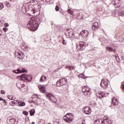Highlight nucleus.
Wrapping results in <instances>:
<instances>
[{"label": "nucleus", "mask_w": 124, "mask_h": 124, "mask_svg": "<svg viewBox=\"0 0 124 124\" xmlns=\"http://www.w3.org/2000/svg\"><path fill=\"white\" fill-rule=\"evenodd\" d=\"M40 91L41 93H46V88L44 86H42L40 87Z\"/></svg>", "instance_id": "19"}, {"label": "nucleus", "mask_w": 124, "mask_h": 124, "mask_svg": "<svg viewBox=\"0 0 124 124\" xmlns=\"http://www.w3.org/2000/svg\"><path fill=\"white\" fill-rule=\"evenodd\" d=\"M87 44L83 42H80L79 43V45L77 44L76 45L77 50L78 51H83L86 49V46H87Z\"/></svg>", "instance_id": "4"}, {"label": "nucleus", "mask_w": 124, "mask_h": 124, "mask_svg": "<svg viewBox=\"0 0 124 124\" xmlns=\"http://www.w3.org/2000/svg\"><path fill=\"white\" fill-rule=\"evenodd\" d=\"M10 124H17V122H16V120L15 119H12L10 120Z\"/></svg>", "instance_id": "23"}, {"label": "nucleus", "mask_w": 124, "mask_h": 124, "mask_svg": "<svg viewBox=\"0 0 124 124\" xmlns=\"http://www.w3.org/2000/svg\"><path fill=\"white\" fill-rule=\"evenodd\" d=\"M80 76H82V77H80L81 78H83V79H86V78H87V77L85 76L84 74H82L81 75H80Z\"/></svg>", "instance_id": "37"}, {"label": "nucleus", "mask_w": 124, "mask_h": 124, "mask_svg": "<svg viewBox=\"0 0 124 124\" xmlns=\"http://www.w3.org/2000/svg\"><path fill=\"white\" fill-rule=\"evenodd\" d=\"M67 31L69 33V36L72 37V38H74L75 37V35H74V31L73 29L71 28H67Z\"/></svg>", "instance_id": "10"}, {"label": "nucleus", "mask_w": 124, "mask_h": 124, "mask_svg": "<svg viewBox=\"0 0 124 124\" xmlns=\"http://www.w3.org/2000/svg\"><path fill=\"white\" fill-rule=\"evenodd\" d=\"M104 92L100 91L99 92L96 93V96L98 98H103L104 97Z\"/></svg>", "instance_id": "16"}, {"label": "nucleus", "mask_w": 124, "mask_h": 124, "mask_svg": "<svg viewBox=\"0 0 124 124\" xmlns=\"http://www.w3.org/2000/svg\"><path fill=\"white\" fill-rule=\"evenodd\" d=\"M27 28L31 31H34L37 30V24L33 20H31L27 24Z\"/></svg>", "instance_id": "1"}, {"label": "nucleus", "mask_w": 124, "mask_h": 124, "mask_svg": "<svg viewBox=\"0 0 124 124\" xmlns=\"http://www.w3.org/2000/svg\"><path fill=\"white\" fill-rule=\"evenodd\" d=\"M1 93L2 94H5V92H4L3 90H1Z\"/></svg>", "instance_id": "44"}, {"label": "nucleus", "mask_w": 124, "mask_h": 124, "mask_svg": "<svg viewBox=\"0 0 124 124\" xmlns=\"http://www.w3.org/2000/svg\"><path fill=\"white\" fill-rule=\"evenodd\" d=\"M47 80V78L45 76H43L41 77L40 81L41 82H46Z\"/></svg>", "instance_id": "20"}, {"label": "nucleus", "mask_w": 124, "mask_h": 124, "mask_svg": "<svg viewBox=\"0 0 124 124\" xmlns=\"http://www.w3.org/2000/svg\"><path fill=\"white\" fill-rule=\"evenodd\" d=\"M14 73H16V74H18L19 73H20L19 71V69H17V70H14L13 71Z\"/></svg>", "instance_id": "32"}, {"label": "nucleus", "mask_w": 124, "mask_h": 124, "mask_svg": "<svg viewBox=\"0 0 124 124\" xmlns=\"http://www.w3.org/2000/svg\"><path fill=\"white\" fill-rule=\"evenodd\" d=\"M15 57L16 59H19V60H23L25 58V55L20 50H16L15 52Z\"/></svg>", "instance_id": "9"}, {"label": "nucleus", "mask_w": 124, "mask_h": 124, "mask_svg": "<svg viewBox=\"0 0 124 124\" xmlns=\"http://www.w3.org/2000/svg\"><path fill=\"white\" fill-rule=\"evenodd\" d=\"M115 59H116L117 62H120V58H119V56L115 55Z\"/></svg>", "instance_id": "33"}, {"label": "nucleus", "mask_w": 124, "mask_h": 124, "mask_svg": "<svg viewBox=\"0 0 124 124\" xmlns=\"http://www.w3.org/2000/svg\"><path fill=\"white\" fill-rule=\"evenodd\" d=\"M7 97L8 98H9V99H10L11 100H14V99H15V97H14V96L12 95H8Z\"/></svg>", "instance_id": "26"}, {"label": "nucleus", "mask_w": 124, "mask_h": 124, "mask_svg": "<svg viewBox=\"0 0 124 124\" xmlns=\"http://www.w3.org/2000/svg\"><path fill=\"white\" fill-rule=\"evenodd\" d=\"M26 105V103L24 102H19V107H23V106H25Z\"/></svg>", "instance_id": "25"}, {"label": "nucleus", "mask_w": 124, "mask_h": 124, "mask_svg": "<svg viewBox=\"0 0 124 124\" xmlns=\"http://www.w3.org/2000/svg\"><path fill=\"white\" fill-rule=\"evenodd\" d=\"M105 121V124H112V122L111 121L107 120H104Z\"/></svg>", "instance_id": "29"}, {"label": "nucleus", "mask_w": 124, "mask_h": 124, "mask_svg": "<svg viewBox=\"0 0 124 124\" xmlns=\"http://www.w3.org/2000/svg\"><path fill=\"white\" fill-rule=\"evenodd\" d=\"M32 102H37V100L38 99V95L37 94H35V95H33L32 96Z\"/></svg>", "instance_id": "18"}, {"label": "nucleus", "mask_w": 124, "mask_h": 124, "mask_svg": "<svg viewBox=\"0 0 124 124\" xmlns=\"http://www.w3.org/2000/svg\"><path fill=\"white\" fill-rule=\"evenodd\" d=\"M18 70H19L20 73H24V72H27L26 69H25L23 67L19 68Z\"/></svg>", "instance_id": "21"}, {"label": "nucleus", "mask_w": 124, "mask_h": 124, "mask_svg": "<svg viewBox=\"0 0 124 124\" xmlns=\"http://www.w3.org/2000/svg\"><path fill=\"white\" fill-rule=\"evenodd\" d=\"M107 50H108L109 52H115V49H113V48H112V47L107 46Z\"/></svg>", "instance_id": "24"}, {"label": "nucleus", "mask_w": 124, "mask_h": 124, "mask_svg": "<svg viewBox=\"0 0 124 124\" xmlns=\"http://www.w3.org/2000/svg\"><path fill=\"white\" fill-rule=\"evenodd\" d=\"M67 82V79L66 78H61L58 80L56 85L57 87H62V86H64V85L66 84Z\"/></svg>", "instance_id": "8"}, {"label": "nucleus", "mask_w": 124, "mask_h": 124, "mask_svg": "<svg viewBox=\"0 0 124 124\" xmlns=\"http://www.w3.org/2000/svg\"><path fill=\"white\" fill-rule=\"evenodd\" d=\"M46 96L51 102H53L54 103L57 102V98H56V97L52 93H46Z\"/></svg>", "instance_id": "7"}, {"label": "nucleus", "mask_w": 124, "mask_h": 124, "mask_svg": "<svg viewBox=\"0 0 124 124\" xmlns=\"http://www.w3.org/2000/svg\"><path fill=\"white\" fill-rule=\"evenodd\" d=\"M10 0V1H12V0Z\"/></svg>", "instance_id": "55"}, {"label": "nucleus", "mask_w": 124, "mask_h": 124, "mask_svg": "<svg viewBox=\"0 0 124 124\" xmlns=\"http://www.w3.org/2000/svg\"><path fill=\"white\" fill-rule=\"evenodd\" d=\"M122 90L124 91V82H123L121 85Z\"/></svg>", "instance_id": "40"}, {"label": "nucleus", "mask_w": 124, "mask_h": 124, "mask_svg": "<svg viewBox=\"0 0 124 124\" xmlns=\"http://www.w3.org/2000/svg\"><path fill=\"white\" fill-rule=\"evenodd\" d=\"M3 102H4V103H5V104H6L7 103V102L6 100H5V99H3Z\"/></svg>", "instance_id": "45"}, {"label": "nucleus", "mask_w": 124, "mask_h": 124, "mask_svg": "<svg viewBox=\"0 0 124 124\" xmlns=\"http://www.w3.org/2000/svg\"><path fill=\"white\" fill-rule=\"evenodd\" d=\"M31 124H35L34 122H32Z\"/></svg>", "instance_id": "54"}, {"label": "nucleus", "mask_w": 124, "mask_h": 124, "mask_svg": "<svg viewBox=\"0 0 124 124\" xmlns=\"http://www.w3.org/2000/svg\"><path fill=\"white\" fill-rule=\"evenodd\" d=\"M25 51H28L29 50H30V48L28 46H25Z\"/></svg>", "instance_id": "39"}, {"label": "nucleus", "mask_w": 124, "mask_h": 124, "mask_svg": "<svg viewBox=\"0 0 124 124\" xmlns=\"http://www.w3.org/2000/svg\"><path fill=\"white\" fill-rule=\"evenodd\" d=\"M84 113L86 115H91L92 112V109L89 107H86L83 108Z\"/></svg>", "instance_id": "11"}, {"label": "nucleus", "mask_w": 124, "mask_h": 124, "mask_svg": "<svg viewBox=\"0 0 124 124\" xmlns=\"http://www.w3.org/2000/svg\"><path fill=\"white\" fill-rule=\"evenodd\" d=\"M118 15L119 16L121 21H124V13L122 11L119 10Z\"/></svg>", "instance_id": "14"}, {"label": "nucleus", "mask_w": 124, "mask_h": 124, "mask_svg": "<svg viewBox=\"0 0 124 124\" xmlns=\"http://www.w3.org/2000/svg\"><path fill=\"white\" fill-rule=\"evenodd\" d=\"M19 102L18 101V100H14V103L15 104V106L16 105V106H19Z\"/></svg>", "instance_id": "30"}, {"label": "nucleus", "mask_w": 124, "mask_h": 124, "mask_svg": "<svg viewBox=\"0 0 124 124\" xmlns=\"http://www.w3.org/2000/svg\"><path fill=\"white\" fill-rule=\"evenodd\" d=\"M99 27V25H98V22H95L93 24L92 30L93 31H97V30H98Z\"/></svg>", "instance_id": "13"}, {"label": "nucleus", "mask_w": 124, "mask_h": 124, "mask_svg": "<svg viewBox=\"0 0 124 124\" xmlns=\"http://www.w3.org/2000/svg\"><path fill=\"white\" fill-rule=\"evenodd\" d=\"M62 44H63V45H66V43H65V41L64 40L62 41Z\"/></svg>", "instance_id": "43"}, {"label": "nucleus", "mask_w": 124, "mask_h": 124, "mask_svg": "<svg viewBox=\"0 0 124 124\" xmlns=\"http://www.w3.org/2000/svg\"><path fill=\"white\" fill-rule=\"evenodd\" d=\"M34 113H35V111L34 109H31L30 111V116H33L34 115Z\"/></svg>", "instance_id": "27"}, {"label": "nucleus", "mask_w": 124, "mask_h": 124, "mask_svg": "<svg viewBox=\"0 0 124 124\" xmlns=\"http://www.w3.org/2000/svg\"><path fill=\"white\" fill-rule=\"evenodd\" d=\"M94 124H105V121L102 119H97L94 122Z\"/></svg>", "instance_id": "17"}, {"label": "nucleus", "mask_w": 124, "mask_h": 124, "mask_svg": "<svg viewBox=\"0 0 124 124\" xmlns=\"http://www.w3.org/2000/svg\"><path fill=\"white\" fill-rule=\"evenodd\" d=\"M59 5H61V4H62L61 3V1H59Z\"/></svg>", "instance_id": "51"}, {"label": "nucleus", "mask_w": 124, "mask_h": 124, "mask_svg": "<svg viewBox=\"0 0 124 124\" xmlns=\"http://www.w3.org/2000/svg\"><path fill=\"white\" fill-rule=\"evenodd\" d=\"M21 80H27L28 82H31L32 80V77L31 76L23 74L20 76Z\"/></svg>", "instance_id": "6"}, {"label": "nucleus", "mask_w": 124, "mask_h": 124, "mask_svg": "<svg viewBox=\"0 0 124 124\" xmlns=\"http://www.w3.org/2000/svg\"><path fill=\"white\" fill-rule=\"evenodd\" d=\"M16 87L18 89H20L22 90L23 89V87H24V85H21V84L19 82L16 83Z\"/></svg>", "instance_id": "22"}, {"label": "nucleus", "mask_w": 124, "mask_h": 124, "mask_svg": "<svg viewBox=\"0 0 124 124\" xmlns=\"http://www.w3.org/2000/svg\"><path fill=\"white\" fill-rule=\"evenodd\" d=\"M10 105L11 106H15V105L14 104V101H13L10 103Z\"/></svg>", "instance_id": "38"}, {"label": "nucleus", "mask_w": 124, "mask_h": 124, "mask_svg": "<svg viewBox=\"0 0 124 124\" xmlns=\"http://www.w3.org/2000/svg\"><path fill=\"white\" fill-rule=\"evenodd\" d=\"M111 104L113 105V106H117V105H118L119 103L118 102V100L117 99V98L113 97L111 99Z\"/></svg>", "instance_id": "15"}, {"label": "nucleus", "mask_w": 124, "mask_h": 124, "mask_svg": "<svg viewBox=\"0 0 124 124\" xmlns=\"http://www.w3.org/2000/svg\"><path fill=\"white\" fill-rule=\"evenodd\" d=\"M68 12H69V14H73V11L72 10H70V9H68Z\"/></svg>", "instance_id": "35"}, {"label": "nucleus", "mask_w": 124, "mask_h": 124, "mask_svg": "<svg viewBox=\"0 0 124 124\" xmlns=\"http://www.w3.org/2000/svg\"><path fill=\"white\" fill-rule=\"evenodd\" d=\"M100 41L102 42V44H103V43H108V42L106 41L105 39H101Z\"/></svg>", "instance_id": "31"}, {"label": "nucleus", "mask_w": 124, "mask_h": 124, "mask_svg": "<svg viewBox=\"0 0 124 124\" xmlns=\"http://www.w3.org/2000/svg\"><path fill=\"white\" fill-rule=\"evenodd\" d=\"M1 35V34H0V36Z\"/></svg>", "instance_id": "56"}, {"label": "nucleus", "mask_w": 124, "mask_h": 124, "mask_svg": "<svg viewBox=\"0 0 124 124\" xmlns=\"http://www.w3.org/2000/svg\"><path fill=\"white\" fill-rule=\"evenodd\" d=\"M91 88L88 86H83L82 87V93L85 96L88 97L91 95Z\"/></svg>", "instance_id": "3"}, {"label": "nucleus", "mask_w": 124, "mask_h": 124, "mask_svg": "<svg viewBox=\"0 0 124 124\" xmlns=\"http://www.w3.org/2000/svg\"><path fill=\"white\" fill-rule=\"evenodd\" d=\"M3 7V5H2V6H0V10H1V9H2Z\"/></svg>", "instance_id": "46"}, {"label": "nucleus", "mask_w": 124, "mask_h": 124, "mask_svg": "<svg viewBox=\"0 0 124 124\" xmlns=\"http://www.w3.org/2000/svg\"><path fill=\"white\" fill-rule=\"evenodd\" d=\"M3 31L4 32H6V31H7V28L6 27H4L3 28Z\"/></svg>", "instance_id": "41"}, {"label": "nucleus", "mask_w": 124, "mask_h": 124, "mask_svg": "<svg viewBox=\"0 0 124 124\" xmlns=\"http://www.w3.org/2000/svg\"><path fill=\"white\" fill-rule=\"evenodd\" d=\"M114 13L115 16H116L117 15V14H116V11H114Z\"/></svg>", "instance_id": "49"}, {"label": "nucleus", "mask_w": 124, "mask_h": 124, "mask_svg": "<svg viewBox=\"0 0 124 124\" xmlns=\"http://www.w3.org/2000/svg\"><path fill=\"white\" fill-rule=\"evenodd\" d=\"M80 35L83 38H86V37H88V35H89V31L87 30H83L80 32Z\"/></svg>", "instance_id": "12"}, {"label": "nucleus", "mask_w": 124, "mask_h": 124, "mask_svg": "<svg viewBox=\"0 0 124 124\" xmlns=\"http://www.w3.org/2000/svg\"><path fill=\"white\" fill-rule=\"evenodd\" d=\"M73 119H74V116L71 113L66 114L63 117V120L66 123H71Z\"/></svg>", "instance_id": "2"}, {"label": "nucleus", "mask_w": 124, "mask_h": 124, "mask_svg": "<svg viewBox=\"0 0 124 124\" xmlns=\"http://www.w3.org/2000/svg\"><path fill=\"white\" fill-rule=\"evenodd\" d=\"M5 24L6 25V27H8V26H9L8 23H5Z\"/></svg>", "instance_id": "48"}, {"label": "nucleus", "mask_w": 124, "mask_h": 124, "mask_svg": "<svg viewBox=\"0 0 124 124\" xmlns=\"http://www.w3.org/2000/svg\"><path fill=\"white\" fill-rule=\"evenodd\" d=\"M109 86V80L106 78H103L100 83V86L103 89H107Z\"/></svg>", "instance_id": "5"}, {"label": "nucleus", "mask_w": 124, "mask_h": 124, "mask_svg": "<svg viewBox=\"0 0 124 124\" xmlns=\"http://www.w3.org/2000/svg\"><path fill=\"white\" fill-rule=\"evenodd\" d=\"M122 60H123V61H124V57H122Z\"/></svg>", "instance_id": "50"}, {"label": "nucleus", "mask_w": 124, "mask_h": 124, "mask_svg": "<svg viewBox=\"0 0 124 124\" xmlns=\"http://www.w3.org/2000/svg\"><path fill=\"white\" fill-rule=\"evenodd\" d=\"M2 100L3 101V98H2V97H0V101H1Z\"/></svg>", "instance_id": "47"}, {"label": "nucleus", "mask_w": 124, "mask_h": 124, "mask_svg": "<svg viewBox=\"0 0 124 124\" xmlns=\"http://www.w3.org/2000/svg\"><path fill=\"white\" fill-rule=\"evenodd\" d=\"M81 124H85V122H82Z\"/></svg>", "instance_id": "53"}, {"label": "nucleus", "mask_w": 124, "mask_h": 124, "mask_svg": "<svg viewBox=\"0 0 124 124\" xmlns=\"http://www.w3.org/2000/svg\"><path fill=\"white\" fill-rule=\"evenodd\" d=\"M33 13H35V11H34V10H33Z\"/></svg>", "instance_id": "52"}, {"label": "nucleus", "mask_w": 124, "mask_h": 124, "mask_svg": "<svg viewBox=\"0 0 124 124\" xmlns=\"http://www.w3.org/2000/svg\"><path fill=\"white\" fill-rule=\"evenodd\" d=\"M66 68H67L68 69L71 70L72 69L73 70L75 69V67H73L72 66H68L66 67Z\"/></svg>", "instance_id": "28"}, {"label": "nucleus", "mask_w": 124, "mask_h": 124, "mask_svg": "<svg viewBox=\"0 0 124 124\" xmlns=\"http://www.w3.org/2000/svg\"><path fill=\"white\" fill-rule=\"evenodd\" d=\"M50 1H51V0H44V2H50Z\"/></svg>", "instance_id": "42"}, {"label": "nucleus", "mask_w": 124, "mask_h": 124, "mask_svg": "<svg viewBox=\"0 0 124 124\" xmlns=\"http://www.w3.org/2000/svg\"><path fill=\"white\" fill-rule=\"evenodd\" d=\"M55 10L56 11H59L60 10V7H59L58 5H56L55 7Z\"/></svg>", "instance_id": "36"}, {"label": "nucleus", "mask_w": 124, "mask_h": 124, "mask_svg": "<svg viewBox=\"0 0 124 124\" xmlns=\"http://www.w3.org/2000/svg\"><path fill=\"white\" fill-rule=\"evenodd\" d=\"M23 115H25V116H27V115H29V112L26 110H24L23 111Z\"/></svg>", "instance_id": "34"}]
</instances>
